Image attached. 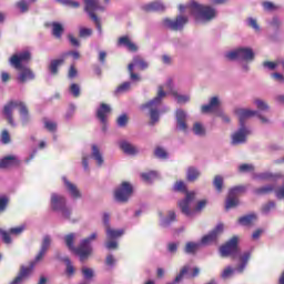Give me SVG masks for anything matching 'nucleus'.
Wrapping results in <instances>:
<instances>
[{"instance_id":"ea45409f","label":"nucleus","mask_w":284,"mask_h":284,"mask_svg":"<svg viewBox=\"0 0 284 284\" xmlns=\"http://www.w3.org/2000/svg\"><path fill=\"white\" fill-rule=\"evenodd\" d=\"M130 85H131L130 82H124L123 84L116 88L115 94H123L125 92H129Z\"/></svg>"},{"instance_id":"c85d7f7f","label":"nucleus","mask_w":284,"mask_h":284,"mask_svg":"<svg viewBox=\"0 0 284 284\" xmlns=\"http://www.w3.org/2000/svg\"><path fill=\"white\" fill-rule=\"evenodd\" d=\"M257 179H260L261 181H272L273 183L278 181V179H281L280 174H272V173H262L260 175H257Z\"/></svg>"},{"instance_id":"aec40b11","label":"nucleus","mask_w":284,"mask_h":284,"mask_svg":"<svg viewBox=\"0 0 284 284\" xmlns=\"http://www.w3.org/2000/svg\"><path fill=\"white\" fill-rule=\"evenodd\" d=\"M176 119V129L182 132H187V114L183 110H178L175 114Z\"/></svg>"},{"instance_id":"7ed1b4c3","label":"nucleus","mask_w":284,"mask_h":284,"mask_svg":"<svg viewBox=\"0 0 284 284\" xmlns=\"http://www.w3.org/2000/svg\"><path fill=\"white\" fill-rule=\"evenodd\" d=\"M180 12L186 10L191 17H194L197 23H205L206 21H212V19L216 18V9L199 4L195 1H191L186 7L180 4Z\"/></svg>"},{"instance_id":"f3484780","label":"nucleus","mask_w":284,"mask_h":284,"mask_svg":"<svg viewBox=\"0 0 284 284\" xmlns=\"http://www.w3.org/2000/svg\"><path fill=\"white\" fill-rule=\"evenodd\" d=\"M103 223L105 225V233L109 241L121 239V236H123V230H113L110 227V215L108 213L103 214Z\"/></svg>"},{"instance_id":"bf43d9fd","label":"nucleus","mask_w":284,"mask_h":284,"mask_svg":"<svg viewBox=\"0 0 284 284\" xmlns=\"http://www.w3.org/2000/svg\"><path fill=\"white\" fill-rule=\"evenodd\" d=\"M23 230H26V227L23 226L13 227L10 230V234H13L14 236H19V234H21Z\"/></svg>"},{"instance_id":"49530a36","label":"nucleus","mask_w":284,"mask_h":284,"mask_svg":"<svg viewBox=\"0 0 284 284\" xmlns=\"http://www.w3.org/2000/svg\"><path fill=\"white\" fill-rule=\"evenodd\" d=\"M173 190L175 192H185V190H186L185 182H183V181L176 182L175 185L173 186Z\"/></svg>"},{"instance_id":"a211bd4d","label":"nucleus","mask_w":284,"mask_h":284,"mask_svg":"<svg viewBox=\"0 0 284 284\" xmlns=\"http://www.w3.org/2000/svg\"><path fill=\"white\" fill-rule=\"evenodd\" d=\"M221 234H223V224H217L211 233L202 237V245H211V243H216V239H219Z\"/></svg>"},{"instance_id":"c03bdc74","label":"nucleus","mask_w":284,"mask_h":284,"mask_svg":"<svg viewBox=\"0 0 284 284\" xmlns=\"http://www.w3.org/2000/svg\"><path fill=\"white\" fill-rule=\"evenodd\" d=\"M239 172H254V165L252 164H242L239 166Z\"/></svg>"},{"instance_id":"c9c22d12","label":"nucleus","mask_w":284,"mask_h":284,"mask_svg":"<svg viewBox=\"0 0 284 284\" xmlns=\"http://www.w3.org/2000/svg\"><path fill=\"white\" fill-rule=\"evenodd\" d=\"M142 181H144V183H152V181H154V179H156L158 174L154 171H151L149 173H142Z\"/></svg>"},{"instance_id":"c756f323","label":"nucleus","mask_w":284,"mask_h":284,"mask_svg":"<svg viewBox=\"0 0 284 284\" xmlns=\"http://www.w3.org/2000/svg\"><path fill=\"white\" fill-rule=\"evenodd\" d=\"M254 221H256V214H248L245 215L243 217H240L239 223L240 225H252V223H254Z\"/></svg>"},{"instance_id":"a878e982","label":"nucleus","mask_w":284,"mask_h":284,"mask_svg":"<svg viewBox=\"0 0 284 284\" xmlns=\"http://www.w3.org/2000/svg\"><path fill=\"white\" fill-rule=\"evenodd\" d=\"M221 105V102L219 101V98L214 97L210 100V103L202 106L203 114H207V112H214L216 108Z\"/></svg>"},{"instance_id":"680f3d73","label":"nucleus","mask_w":284,"mask_h":284,"mask_svg":"<svg viewBox=\"0 0 284 284\" xmlns=\"http://www.w3.org/2000/svg\"><path fill=\"white\" fill-rule=\"evenodd\" d=\"M248 26L251 28H253L254 30H256V31L260 30L258 23H256V20H254V18H250L248 19Z\"/></svg>"},{"instance_id":"58836bf2","label":"nucleus","mask_w":284,"mask_h":284,"mask_svg":"<svg viewBox=\"0 0 284 284\" xmlns=\"http://www.w3.org/2000/svg\"><path fill=\"white\" fill-rule=\"evenodd\" d=\"M199 245H200L199 243H193V242L186 243V246H185L186 254H194V252L199 250Z\"/></svg>"},{"instance_id":"8fccbe9b","label":"nucleus","mask_w":284,"mask_h":284,"mask_svg":"<svg viewBox=\"0 0 284 284\" xmlns=\"http://www.w3.org/2000/svg\"><path fill=\"white\" fill-rule=\"evenodd\" d=\"M274 207H276V204L274 202H268L263 206L262 212L264 214H270V211L274 210Z\"/></svg>"},{"instance_id":"6e6552de","label":"nucleus","mask_w":284,"mask_h":284,"mask_svg":"<svg viewBox=\"0 0 284 284\" xmlns=\"http://www.w3.org/2000/svg\"><path fill=\"white\" fill-rule=\"evenodd\" d=\"M17 108L19 109L20 116L23 123L28 121V106H26V104L21 101H11L8 104H6L3 109V114L7 118L9 125H14V120L12 119V112H14Z\"/></svg>"},{"instance_id":"e2e57ef3","label":"nucleus","mask_w":284,"mask_h":284,"mask_svg":"<svg viewBox=\"0 0 284 284\" xmlns=\"http://www.w3.org/2000/svg\"><path fill=\"white\" fill-rule=\"evenodd\" d=\"M119 247V244L116 241H109L106 242V250H116Z\"/></svg>"},{"instance_id":"0e129e2a","label":"nucleus","mask_w":284,"mask_h":284,"mask_svg":"<svg viewBox=\"0 0 284 284\" xmlns=\"http://www.w3.org/2000/svg\"><path fill=\"white\" fill-rule=\"evenodd\" d=\"M278 67V63L275 62H264V68H268V70H274Z\"/></svg>"},{"instance_id":"393cba45","label":"nucleus","mask_w":284,"mask_h":284,"mask_svg":"<svg viewBox=\"0 0 284 284\" xmlns=\"http://www.w3.org/2000/svg\"><path fill=\"white\" fill-rule=\"evenodd\" d=\"M12 165H19V159L14 155H9L0 160V170L12 168Z\"/></svg>"},{"instance_id":"1a4fd4ad","label":"nucleus","mask_w":284,"mask_h":284,"mask_svg":"<svg viewBox=\"0 0 284 284\" xmlns=\"http://www.w3.org/2000/svg\"><path fill=\"white\" fill-rule=\"evenodd\" d=\"M229 61H254V51L250 48H239L225 54Z\"/></svg>"},{"instance_id":"bb28decb","label":"nucleus","mask_w":284,"mask_h":284,"mask_svg":"<svg viewBox=\"0 0 284 284\" xmlns=\"http://www.w3.org/2000/svg\"><path fill=\"white\" fill-rule=\"evenodd\" d=\"M64 61H65V59H63V58L52 60L49 65V72H51V74H57L59 72V68H61V65H63Z\"/></svg>"},{"instance_id":"72a5a7b5","label":"nucleus","mask_w":284,"mask_h":284,"mask_svg":"<svg viewBox=\"0 0 284 284\" xmlns=\"http://www.w3.org/2000/svg\"><path fill=\"white\" fill-rule=\"evenodd\" d=\"M173 221H176V213H174V211H170L169 217L162 220L161 225L162 227H168V225H170V223H172Z\"/></svg>"},{"instance_id":"de8ad7c7","label":"nucleus","mask_w":284,"mask_h":284,"mask_svg":"<svg viewBox=\"0 0 284 284\" xmlns=\"http://www.w3.org/2000/svg\"><path fill=\"white\" fill-rule=\"evenodd\" d=\"M154 154L158 159H168V152L161 148L155 149Z\"/></svg>"},{"instance_id":"09e8293b","label":"nucleus","mask_w":284,"mask_h":284,"mask_svg":"<svg viewBox=\"0 0 284 284\" xmlns=\"http://www.w3.org/2000/svg\"><path fill=\"white\" fill-rule=\"evenodd\" d=\"M8 196L0 195V212H3L8 207Z\"/></svg>"},{"instance_id":"3c124183","label":"nucleus","mask_w":284,"mask_h":284,"mask_svg":"<svg viewBox=\"0 0 284 284\" xmlns=\"http://www.w3.org/2000/svg\"><path fill=\"white\" fill-rule=\"evenodd\" d=\"M44 128H47L49 132H54V130H57V123L50 120H44Z\"/></svg>"},{"instance_id":"6e6d98bb","label":"nucleus","mask_w":284,"mask_h":284,"mask_svg":"<svg viewBox=\"0 0 284 284\" xmlns=\"http://www.w3.org/2000/svg\"><path fill=\"white\" fill-rule=\"evenodd\" d=\"M17 7L19 8L20 12H28V2L26 0L18 2Z\"/></svg>"},{"instance_id":"13d9d810","label":"nucleus","mask_w":284,"mask_h":284,"mask_svg":"<svg viewBox=\"0 0 284 284\" xmlns=\"http://www.w3.org/2000/svg\"><path fill=\"white\" fill-rule=\"evenodd\" d=\"M0 234L4 243H12V240L10 239V234L8 232L0 230Z\"/></svg>"},{"instance_id":"f257e3e1","label":"nucleus","mask_w":284,"mask_h":284,"mask_svg":"<svg viewBox=\"0 0 284 284\" xmlns=\"http://www.w3.org/2000/svg\"><path fill=\"white\" fill-rule=\"evenodd\" d=\"M165 92L172 94L178 103H187V101H190V95L179 94L174 90V84L172 83V80H169L166 84L159 88L158 95L153 100L142 105V110L146 109L150 111L152 123H158L159 121V108H161V101H163Z\"/></svg>"},{"instance_id":"774afa93","label":"nucleus","mask_w":284,"mask_h":284,"mask_svg":"<svg viewBox=\"0 0 284 284\" xmlns=\"http://www.w3.org/2000/svg\"><path fill=\"white\" fill-rule=\"evenodd\" d=\"M179 245L176 243H170L168 246L169 252H176Z\"/></svg>"},{"instance_id":"4be33fe9","label":"nucleus","mask_w":284,"mask_h":284,"mask_svg":"<svg viewBox=\"0 0 284 284\" xmlns=\"http://www.w3.org/2000/svg\"><path fill=\"white\" fill-rule=\"evenodd\" d=\"M62 181L64 183V187L67 192L70 194L71 199H81V192H79V189L77 185H74L72 182L68 181L67 178H62Z\"/></svg>"},{"instance_id":"a18cd8bd","label":"nucleus","mask_w":284,"mask_h":284,"mask_svg":"<svg viewBox=\"0 0 284 284\" xmlns=\"http://www.w3.org/2000/svg\"><path fill=\"white\" fill-rule=\"evenodd\" d=\"M1 143H3V145H8V143H10V133L8 132V130L2 131Z\"/></svg>"},{"instance_id":"338daca9","label":"nucleus","mask_w":284,"mask_h":284,"mask_svg":"<svg viewBox=\"0 0 284 284\" xmlns=\"http://www.w3.org/2000/svg\"><path fill=\"white\" fill-rule=\"evenodd\" d=\"M273 79H275L276 81H280V83L284 82V77L281 73H273Z\"/></svg>"},{"instance_id":"20e7f679","label":"nucleus","mask_w":284,"mask_h":284,"mask_svg":"<svg viewBox=\"0 0 284 284\" xmlns=\"http://www.w3.org/2000/svg\"><path fill=\"white\" fill-rule=\"evenodd\" d=\"M30 59L31 55L29 51L17 53L10 58L11 65L16 68V70H21L20 74L18 75V81L20 83H26V81H32V79H34V73L32 70L23 68V63H28Z\"/></svg>"},{"instance_id":"9d476101","label":"nucleus","mask_w":284,"mask_h":284,"mask_svg":"<svg viewBox=\"0 0 284 284\" xmlns=\"http://www.w3.org/2000/svg\"><path fill=\"white\" fill-rule=\"evenodd\" d=\"M248 261L250 252H246L240 257V265L236 268H233L232 266H227L226 268H224V271L222 272V278H232V275L236 274V272H243Z\"/></svg>"},{"instance_id":"f704fd0d","label":"nucleus","mask_w":284,"mask_h":284,"mask_svg":"<svg viewBox=\"0 0 284 284\" xmlns=\"http://www.w3.org/2000/svg\"><path fill=\"white\" fill-rule=\"evenodd\" d=\"M274 190H276L275 185H267L264 187L255 189L254 193L255 194H270V192H274Z\"/></svg>"},{"instance_id":"69168bd1","label":"nucleus","mask_w":284,"mask_h":284,"mask_svg":"<svg viewBox=\"0 0 284 284\" xmlns=\"http://www.w3.org/2000/svg\"><path fill=\"white\" fill-rule=\"evenodd\" d=\"M68 77L69 79H74V77H77V70L74 69V65L70 67Z\"/></svg>"},{"instance_id":"864d4df0","label":"nucleus","mask_w":284,"mask_h":284,"mask_svg":"<svg viewBox=\"0 0 284 284\" xmlns=\"http://www.w3.org/2000/svg\"><path fill=\"white\" fill-rule=\"evenodd\" d=\"M118 125L120 128H125V125H128V115L122 114L118 118Z\"/></svg>"},{"instance_id":"e433bc0d","label":"nucleus","mask_w":284,"mask_h":284,"mask_svg":"<svg viewBox=\"0 0 284 284\" xmlns=\"http://www.w3.org/2000/svg\"><path fill=\"white\" fill-rule=\"evenodd\" d=\"M193 133L196 134V136H204L205 134V128L203 126V124L196 122L193 125Z\"/></svg>"},{"instance_id":"4468645a","label":"nucleus","mask_w":284,"mask_h":284,"mask_svg":"<svg viewBox=\"0 0 284 284\" xmlns=\"http://www.w3.org/2000/svg\"><path fill=\"white\" fill-rule=\"evenodd\" d=\"M115 200L119 203H125L132 196V184L123 182L114 192Z\"/></svg>"},{"instance_id":"37998d69","label":"nucleus","mask_w":284,"mask_h":284,"mask_svg":"<svg viewBox=\"0 0 284 284\" xmlns=\"http://www.w3.org/2000/svg\"><path fill=\"white\" fill-rule=\"evenodd\" d=\"M64 263H67L68 276H72L74 274V266L72 265V262H70V258H64Z\"/></svg>"},{"instance_id":"423d86ee","label":"nucleus","mask_w":284,"mask_h":284,"mask_svg":"<svg viewBox=\"0 0 284 284\" xmlns=\"http://www.w3.org/2000/svg\"><path fill=\"white\" fill-rule=\"evenodd\" d=\"M51 243L52 239H50V235H45L42 240L40 252L36 256L34 262H32L29 267H22L19 276H17L16 280L11 282V284L22 283V281H26V278H28V276L32 274V270H34V264L43 261V257L45 256V254H48V250H50Z\"/></svg>"},{"instance_id":"0eeeda50","label":"nucleus","mask_w":284,"mask_h":284,"mask_svg":"<svg viewBox=\"0 0 284 284\" xmlns=\"http://www.w3.org/2000/svg\"><path fill=\"white\" fill-rule=\"evenodd\" d=\"M195 199L196 192H187L185 199L179 202V207L182 214H185V216H193L195 212H203V210H205V206L207 205V200L199 201L194 210L190 207Z\"/></svg>"},{"instance_id":"9b49d317","label":"nucleus","mask_w":284,"mask_h":284,"mask_svg":"<svg viewBox=\"0 0 284 284\" xmlns=\"http://www.w3.org/2000/svg\"><path fill=\"white\" fill-rule=\"evenodd\" d=\"M51 207L55 212H61L64 219H69L70 211L65 207V197L53 193L51 195Z\"/></svg>"},{"instance_id":"4d7b16f0","label":"nucleus","mask_w":284,"mask_h":284,"mask_svg":"<svg viewBox=\"0 0 284 284\" xmlns=\"http://www.w3.org/2000/svg\"><path fill=\"white\" fill-rule=\"evenodd\" d=\"M263 8L267 12H273V10H276V6H274V3H272V2H264Z\"/></svg>"},{"instance_id":"dca6fc26","label":"nucleus","mask_w":284,"mask_h":284,"mask_svg":"<svg viewBox=\"0 0 284 284\" xmlns=\"http://www.w3.org/2000/svg\"><path fill=\"white\" fill-rule=\"evenodd\" d=\"M134 68H139V70H145L148 68V62L143 61V58L140 55H135L133 58V62L129 64L131 81H141L139 74L134 73Z\"/></svg>"},{"instance_id":"603ef678","label":"nucleus","mask_w":284,"mask_h":284,"mask_svg":"<svg viewBox=\"0 0 284 284\" xmlns=\"http://www.w3.org/2000/svg\"><path fill=\"white\" fill-rule=\"evenodd\" d=\"M255 105L257 110L265 111L268 110L267 103H265L263 100H255Z\"/></svg>"},{"instance_id":"b1692460","label":"nucleus","mask_w":284,"mask_h":284,"mask_svg":"<svg viewBox=\"0 0 284 284\" xmlns=\"http://www.w3.org/2000/svg\"><path fill=\"white\" fill-rule=\"evenodd\" d=\"M119 145L124 154H129L131 156H134V154H139V149L128 141H121Z\"/></svg>"},{"instance_id":"2f4dec72","label":"nucleus","mask_w":284,"mask_h":284,"mask_svg":"<svg viewBox=\"0 0 284 284\" xmlns=\"http://www.w3.org/2000/svg\"><path fill=\"white\" fill-rule=\"evenodd\" d=\"M92 156L97 161L98 165H103V155L97 145L92 146Z\"/></svg>"},{"instance_id":"5fc2aeb1","label":"nucleus","mask_w":284,"mask_h":284,"mask_svg":"<svg viewBox=\"0 0 284 284\" xmlns=\"http://www.w3.org/2000/svg\"><path fill=\"white\" fill-rule=\"evenodd\" d=\"M63 6H68V8H79V2L74 0H62Z\"/></svg>"},{"instance_id":"412c9836","label":"nucleus","mask_w":284,"mask_h":284,"mask_svg":"<svg viewBox=\"0 0 284 284\" xmlns=\"http://www.w3.org/2000/svg\"><path fill=\"white\" fill-rule=\"evenodd\" d=\"M110 112H112V109L110 108V105L102 103L100 105V108L97 111V118L99 119V121L101 123H103V125H105V123H108V116H110Z\"/></svg>"},{"instance_id":"052dcab7","label":"nucleus","mask_w":284,"mask_h":284,"mask_svg":"<svg viewBox=\"0 0 284 284\" xmlns=\"http://www.w3.org/2000/svg\"><path fill=\"white\" fill-rule=\"evenodd\" d=\"M92 36V29L82 28L80 29V37H91Z\"/></svg>"},{"instance_id":"f8f14e48","label":"nucleus","mask_w":284,"mask_h":284,"mask_svg":"<svg viewBox=\"0 0 284 284\" xmlns=\"http://www.w3.org/2000/svg\"><path fill=\"white\" fill-rule=\"evenodd\" d=\"M84 3L85 11L89 13V17H91V19L94 21L99 32H101V21L99 20L97 14H94V12H97V10H103V7L99 6L98 0H84Z\"/></svg>"},{"instance_id":"5701e85b","label":"nucleus","mask_w":284,"mask_h":284,"mask_svg":"<svg viewBox=\"0 0 284 284\" xmlns=\"http://www.w3.org/2000/svg\"><path fill=\"white\" fill-rule=\"evenodd\" d=\"M118 45H124V48L128 49L129 52H136V50H139V47H136V44L132 42V40L128 36L121 37L118 41Z\"/></svg>"},{"instance_id":"ddd939ff","label":"nucleus","mask_w":284,"mask_h":284,"mask_svg":"<svg viewBox=\"0 0 284 284\" xmlns=\"http://www.w3.org/2000/svg\"><path fill=\"white\" fill-rule=\"evenodd\" d=\"M245 192V186H235L230 190L229 196L226 199L225 209L232 210V207H236L239 205V196Z\"/></svg>"},{"instance_id":"39448f33","label":"nucleus","mask_w":284,"mask_h":284,"mask_svg":"<svg viewBox=\"0 0 284 284\" xmlns=\"http://www.w3.org/2000/svg\"><path fill=\"white\" fill-rule=\"evenodd\" d=\"M67 247L72 252H75L80 256V261H85L92 254V246L90 243L97 241V233H92L88 239L81 241L79 248H74V234H69L64 237Z\"/></svg>"},{"instance_id":"2eb2a0df","label":"nucleus","mask_w":284,"mask_h":284,"mask_svg":"<svg viewBox=\"0 0 284 284\" xmlns=\"http://www.w3.org/2000/svg\"><path fill=\"white\" fill-rule=\"evenodd\" d=\"M239 252V237H232L225 245L220 247L221 256H235Z\"/></svg>"},{"instance_id":"cd10ccee","label":"nucleus","mask_w":284,"mask_h":284,"mask_svg":"<svg viewBox=\"0 0 284 284\" xmlns=\"http://www.w3.org/2000/svg\"><path fill=\"white\" fill-rule=\"evenodd\" d=\"M144 10H146V12H162L163 10H165V6H163L162 2H152L150 4H146L144 7Z\"/></svg>"},{"instance_id":"4c0bfd02","label":"nucleus","mask_w":284,"mask_h":284,"mask_svg":"<svg viewBox=\"0 0 284 284\" xmlns=\"http://www.w3.org/2000/svg\"><path fill=\"white\" fill-rule=\"evenodd\" d=\"M213 185H214L215 190H217L219 192H222V190H223V176L216 175L214 178Z\"/></svg>"},{"instance_id":"79ce46f5","label":"nucleus","mask_w":284,"mask_h":284,"mask_svg":"<svg viewBox=\"0 0 284 284\" xmlns=\"http://www.w3.org/2000/svg\"><path fill=\"white\" fill-rule=\"evenodd\" d=\"M82 274L87 281H90V278H92V276H94V271H92V268L83 267Z\"/></svg>"},{"instance_id":"f03ea898","label":"nucleus","mask_w":284,"mask_h":284,"mask_svg":"<svg viewBox=\"0 0 284 284\" xmlns=\"http://www.w3.org/2000/svg\"><path fill=\"white\" fill-rule=\"evenodd\" d=\"M235 113L240 120V130L232 135V145H241V143H245L248 134H251L250 130L245 128V121H247V119L258 116L262 123H270V120L265 116L258 115L257 111L250 109H237Z\"/></svg>"},{"instance_id":"a19ab883","label":"nucleus","mask_w":284,"mask_h":284,"mask_svg":"<svg viewBox=\"0 0 284 284\" xmlns=\"http://www.w3.org/2000/svg\"><path fill=\"white\" fill-rule=\"evenodd\" d=\"M69 90H70L72 97L77 98V97H80V94H81V87H79V84H77V83L71 84Z\"/></svg>"},{"instance_id":"7c9ffc66","label":"nucleus","mask_w":284,"mask_h":284,"mask_svg":"<svg viewBox=\"0 0 284 284\" xmlns=\"http://www.w3.org/2000/svg\"><path fill=\"white\" fill-rule=\"evenodd\" d=\"M52 34L57 39H61V34H63V24L59 22H53L52 23Z\"/></svg>"},{"instance_id":"473e14b6","label":"nucleus","mask_w":284,"mask_h":284,"mask_svg":"<svg viewBox=\"0 0 284 284\" xmlns=\"http://www.w3.org/2000/svg\"><path fill=\"white\" fill-rule=\"evenodd\" d=\"M201 176V172H199L195 168H189L186 172L187 181H194Z\"/></svg>"},{"instance_id":"6ab92c4d","label":"nucleus","mask_w":284,"mask_h":284,"mask_svg":"<svg viewBox=\"0 0 284 284\" xmlns=\"http://www.w3.org/2000/svg\"><path fill=\"white\" fill-rule=\"evenodd\" d=\"M185 23H187V18L183 16H179L175 20L164 19V26L170 30H183Z\"/></svg>"}]
</instances>
